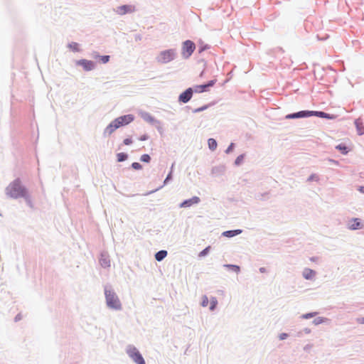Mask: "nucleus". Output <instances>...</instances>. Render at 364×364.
<instances>
[{
  "label": "nucleus",
  "mask_w": 364,
  "mask_h": 364,
  "mask_svg": "<svg viewBox=\"0 0 364 364\" xmlns=\"http://www.w3.org/2000/svg\"><path fill=\"white\" fill-rule=\"evenodd\" d=\"M216 82V80H212L208 83L201 85H196L194 87V90L196 92H203L207 90V88L213 86Z\"/></svg>",
  "instance_id": "10"
},
{
  "label": "nucleus",
  "mask_w": 364,
  "mask_h": 364,
  "mask_svg": "<svg viewBox=\"0 0 364 364\" xmlns=\"http://www.w3.org/2000/svg\"><path fill=\"white\" fill-rule=\"evenodd\" d=\"M315 275V272L311 269H305L303 276L306 279H311Z\"/></svg>",
  "instance_id": "15"
},
{
  "label": "nucleus",
  "mask_w": 364,
  "mask_h": 364,
  "mask_svg": "<svg viewBox=\"0 0 364 364\" xmlns=\"http://www.w3.org/2000/svg\"><path fill=\"white\" fill-rule=\"evenodd\" d=\"M132 166L135 170H140L142 168L141 165L138 162L132 163Z\"/></svg>",
  "instance_id": "29"
},
{
  "label": "nucleus",
  "mask_w": 364,
  "mask_h": 364,
  "mask_svg": "<svg viewBox=\"0 0 364 364\" xmlns=\"http://www.w3.org/2000/svg\"><path fill=\"white\" fill-rule=\"evenodd\" d=\"M77 64L81 65L86 71L92 70L95 68V63L92 61L85 59L78 60Z\"/></svg>",
  "instance_id": "8"
},
{
  "label": "nucleus",
  "mask_w": 364,
  "mask_h": 364,
  "mask_svg": "<svg viewBox=\"0 0 364 364\" xmlns=\"http://www.w3.org/2000/svg\"><path fill=\"white\" fill-rule=\"evenodd\" d=\"M208 144L209 149L212 151L215 150L218 146L216 141L213 138L208 139Z\"/></svg>",
  "instance_id": "20"
},
{
  "label": "nucleus",
  "mask_w": 364,
  "mask_h": 364,
  "mask_svg": "<svg viewBox=\"0 0 364 364\" xmlns=\"http://www.w3.org/2000/svg\"><path fill=\"white\" fill-rule=\"evenodd\" d=\"M357 322L360 324H364V317L362 318H358Z\"/></svg>",
  "instance_id": "37"
},
{
  "label": "nucleus",
  "mask_w": 364,
  "mask_h": 364,
  "mask_svg": "<svg viewBox=\"0 0 364 364\" xmlns=\"http://www.w3.org/2000/svg\"><path fill=\"white\" fill-rule=\"evenodd\" d=\"M196 49L195 43L191 41H186L182 46V55L185 58H189Z\"/></svg>",
  "instance_id": "5"
},
{
  "label": "nucleus",
  "mask_w": 364,
  "mask_h": 364,
  "mask_svg": "<svg viewBox=\"0 0 364 364\" xmlns=\"http://www.w3.org/2000/svg\"><path fill=\"white\" fill-rule=\"evenodd\" d=\"M210 247L208 246L205 249H204L203 251H201L199 254V256L200 257H203L205 255H206L210 250Z\"/></svg>",
  "instance_id": "30"
},
{
  "label": "nucleus",
  "mask_w": 364,
  "mask_h": 364,
  "mask_svg": "<svg viewBox=\"0 0 364 364\" xmlns=\"http://www.w3.org/2000/svg\"><path fill=\"white\" fill-rule=\"evenodd\" d=\"M167 255L166 250H161L155 255V258L157 261H161Z\"/></svg>",
  "instance_id": "19"
},
{
  "label": "nucleus",
  "mask_w": 364,
  "mask_h": 364,
  "mask_svg": "<svg viewBox=\"0 0 364 364\" xmlns=\"http://www.w3.org/2000/svg\"><path fill=\"white\" fill-rule=\"evenodd\" d=\"M127 353L136 364H146L142 355L135 347L129 346L127 350Z\"/></svg>",
  "instance_id": "4"
},
{
  "label": "nucleus",
  "mask_w": 364,
  "mask_h": 364,
  "mask_svg": "<svg viewBox=\"0 0 364 364\" xmlns=\"http://www.w3.org/2000/svg\"><path fill=\"white\" fill-rule=\"evenodd\" d=\"M227 267H229V268H231L235 272H240V267L239 266L229 264V265H227Z\"/></svg>",
  "instance_id": "31"
},
{
  "label": "nucleus",
  "mask_w": 364,
  "mask_h": 364,
  "mask_svg": "<svg viewBox=\"0 0 364 364\" xmlns=\"http://www.w3.org/2000/svg\"><path fill=\"white\" fill-rule=\"evenodd\" d=\"M192 95H193L192 89L188 88L179 95V100L183 103H186L191 100Z\"/></svg>",
  "instance_id": "9"
},
{
  "label": "nucleus",
  "mask_w": 364,
  "mask_h": 364,
  "mask_svg": "<svg viewBox=\"0 0 364 364\" xmlns=\"http://www.w3.org/2000/svg\"><path fill=\"white\" fill-rule=\"evenodd\" d=\"M259 270H260V272H265V269H264V267H261V268L259 269Z\"/></svg>",
  "instance_id": "42"
},
{
  "label": "nucleus",
  "mask_w": 364,
  "mask_h": 364,
  "mask_svg": "<svg viewBox=\"0 0 364 364\" xmlns=\"http://www.w3.org/2000/svg\"><path fill=\"white\" fill-rule=\"evenodd\" d=\"M316 314H317L316 312L309 313V314H304L302 316V318L307 319V318H312V317L315 316Z\"/></svg>",
  "instance_id": "28"
},
{
  "label": "nucleus",
  "mask_w": 364,
  "mask_h": 364,
  "mask_svg": "<svg viewBox=\"0 0 364 364\" xmlns=\"http://www.w3.org/2000/svg\"><path fill=\"white\" fill-rule=\"evenodd\" d=\"M175 56V52L173 50H166L161 52L158 56V61L161 63H166L171 61Z\"/></svg>",
  "instance_id": "6"
},
{
  "label": "nucleus",
  "mask_w": 364,
  "mask_h": 364,
  "mask_svg": "<svg viewBox=\"0 0 364 364\" xmlns=\"http://www.w3.org/2000/svg\"><path fill=\"white\" fill-rule=\"evenodd\" d=\"M355 124L357 127L358 133L360 135L364 134V126L363 125L362 122L359 119L355 120Z\"/></svg>",
  "instance_id": "17"
},
{
  "label": "nucleus",
  "mask_w": 364,
  "mask_h": 364,
  "mask_svg": "<svg viewBox=\"0 0 364 364\" xmlns=\"http://www.w3.org/2000/svg\"><path fill=\"white\" fill-rule=\"evenodd\" d=\"M362 228L361 223L358 218H353L351 220V223L350 224L349 228L350 230H357L360 229Z\"/></svg>",
  "instance_id": "13"
},
{
  "label": "nucleus",
  "mask_w": 364,
  "mask_h": 364,
  "mask_svg": "<svg viewBox=\"0 0 364 364\" xmlns=\"http://www.w3.org/2000/svg\"><path fill=\"white\" fill-rule=\"evenodd\" d=\"M287 336H288V335L287 333H281L279 337L280 340H284V339L287 338Z\"/></svg>",
  "instance_id": "36"
},
{
  "label": "nucleus",
  "mask_w": 364,
  "mask_h": 364,
  "mask_svg": "<svg viewBox=\"0 0 364 364\" xmlns=\"http://www.w3.org/2000/svg\"><path fill=\"white\" fill-rule=\"evenodd\" d=\"M151 160V158L149 156V155L148 154H143L141 156V161H143V162H149Z\"/></svg>",
  "instance_id": "24"
},
{
  "label": "nucleus",
  "mask_w": 364,
  "mask_h": 364,
  "mask_svg": "<svg viewBox=\"0 0 364 364\" xmlns=\"http://www.w3.org/2000/svg\"><path fill=\"white\" fill-rule=\"evenodd\" d=\"M170 177H171V174H169V175L166 177V180H165V183H166V181L170 178Z\"/></svg>",
  "instance_id": "43"
},
{
  "label": "nucleus",
  "mask_w": 364,
  "mask_h": 364,
  "mask_svg": "<svg viewBox=\"0 0 364 364\" xmlns=\"http://www.w3.org/2000/svg\"><path fill=\"white\" fill-rule=\"evenodd\" d=\"M134 120L132 114H127L119 117L113 120L105 129V133L112 134L117 129L122 126L127 125Z\"/></svg>",
  "instance_id": "1"
},
{
  "label": "nucleus",
  "mask_w": 364,
  "mask_h": 364,
  "mask_svg": "<svg viewBox=\"0 0 364 364\" xmlns=\"http://www.w3.org/2000/svg\"><path fill=\"white\" fill-rule=\"evenodd\" d=\"M105 297L107 304L109 307L115 309H119L121 308L120 301L113 291L105 289Z\"/></svg>",
  "instance_id": "3"
},
{
  "label": "nucleus",
  "mask_w": 364,
  "mask_h": 364,
  "mask_svg": "<svg viewBox=\"0 0 364 364\" xmlns=\"http://www.w3.org/2000/svg\"><path fill=\"white\" fill-rule=\"evenodd\" d=\"M232 147V144L227 149L226 152L229 153L231 151Z\"/></svg>",
  "instance_id": "40"
},
{
  "label": "nucleus",
  "mask_w": 364,
  "mask_h": 364,
  "mask_svg": "<svg viewBox=\"0 0 364 364\" xmlns=\"http://www.w3.org/2000/svg\"><path fill=\"white\" fill-rule=\"evenodd\" d=\"M148 139V136L146 134H144L140 136L139 140L141 141H145Z\"/></svg>",
  "instance_id": "38"
},
{
  "label": "nucleus",
  "mask_w": 364,
  "mask_h": 364,
  "mask_svg": "<svg viewBox=\"0 0 364 364\" xmlns=\"http://www.w3.org/2000/svg\"><path fill=\"white\" fill-rule=\"evenodd\" d=\"M135 11V6L133 5H123L116 9V12L119 15H124L133 13Z\"/></svg>",
  "instance_id": "7"
},
{
  "label": "nucleus",
  "mask_w": 364,
  "mask_h": 364,
  "mask_svg": "<svg viewBox=\"0 0 364 364\" xmlns=\"http://www.w3.org/2000/svg\"><path fill=\"white\" fill-rule=\"evenodd\" d=\"M359 191H360L361 193H364V186H361V187H360Z\"/></svg>",
  "instance_id": "41"
},
{
  "label": "nucleus",
  "mask_w": 364,
  "mask_h": 364,
  "mask_svg": "<svg viewBox=\"0 0 364 364\" xmlns=\"http://www.w3.org/2000/svg\"><path fill=\"white\" fill-rule=\"evenodd\" d=\"M323 321H324V318H321V317H319V318H318L315 319V320L314 321V323L316 325H318V324H320V323H323Z\"/></svg>",
  "instance_id": "34"
},
{
  "label": "nucleus",
  "mask_w": 364,
  "mask_h": 364,
  "mask_svg": "<svg viewBox=\"0 0 364 364\" xmlns=\"http://www.w3.org/2000/svg\"><path fill=\"white\" fill-rule=\"evenodd\" d=\"M6 194L14 198L24 197L26 195V190L21 186L20 180L17 179L6 188Z\"/></svg>",
  "instance_id": "2"
},
{
  "label": "nucleus",
  "mask_w": 364,
  "mask_h": 364,
  "mask_svg": "<svg viewBox=\"0 0 364 364\" xmlns=\"http://www.w3.org/2000/svg\"><path fill=\"white\" fill-rule=\"evenodd\" d=\"M310 117V111H301L296 113L289 114L286 116L287 119H295Z\"/></svg>",
  "instance_id": "11"
},
{
  "label": "nucleus",
  "mask_w": 364,
  "mask_h": 364,
  "mask_svg": "<svg viewBox=\"0 0 364 364\" xmlns=\"http://www.w3.org/2000/svg\"><path fill=\"white\" fill-rule=\"evenodd\" d=\"M216 305H217V300L215 298H213L211 300V305H210V309L211 310H213Z\"/></svg>",
  "instance_id": "32"
},
{
  "label": "nucleus",
  "mask_w": 364,
  "mask_h": 364,
  "mask_svg": "<svg viewBox=\"0 0 364 364\" xmlns=\"http://www.w3.org/2000/svg\"><path fill=\"white\" fill-rule=\"evenodd\" d=\"M100 58V60L102 63H107L109 60V55H102L99 56Z\"/></svg>",
  "instance_id": "26"
},
{
  "label": "nucleus",
  "mask_w": 364,
  "mask_h": 364,
  "mask_svg": "<svg viewBox=\"0 0 364 364\" xmlns=\"http://www.w3.org/2000/svg\"><path fill=\"white\" fill-rule=\"evenodd\" d=\"M336 148L338 149L343 154H346L348 152L347 146L344 144H338L336 146Z\"/></svg>",
  "instance_id": "22"
},
{
  "label": "nucleus",
  "mask_w": 364,
  "mask_h": 364,
  "mask_svg": "<svg viewBox=\"0 0 364 364\" xmlns=\"http://www.w3.org/2000/svg\"><path fill=\"white\" fill-rule=\"evenodd\" d=\"M68 47L70 50H72L74 52H78L80 51V46L77 43L72 42L68 45Z\"/></svg>",
  "instance_id": "21"
},
{
  "label": "nucleus",
  "mask_w": 364,
  "mask_h": 364,
  "mask_svg": "<svg viewBox=\"0 0 364 364\" xmlns=\"http://www.w3.org/2000/svg\"><path fill=\"white\" fill-rule=\"evenodd\" d=\"M243 159H244V155L243 154H241V155L238 156L237 157V159H235V164L236 165L240 164L242 163V161H243Z\"/></svg>",
  "instance_id": "27"
},
{
  "label": "nucleus",
  "mask_w": 364,
  "mask_h": 364,
  "mask_svg": "<svg viewBox=\"0 0 364 364\" xmlns=\"http://www.w3.org/2000/svg\"><path fill=\"white\" fill-rule=\"evenodd\" d=\"M311 116H316L321 118L331 119L329 114L323 112H317V111H310V117Z\"/></svg>",
  "instance_id": "14"
},
{
  "label": "nucleus",
  "mask_w": 364,
  "mask_h": 364,
  "mask_svg": "<svg viewBox=\"0 0 364 364\" xmlns=\"http://www.w3.org/2000/svg\"><path fill=\"white\" fill-rule=\"evenodd\" d=\"M100 263L102 267H103L105 268L108 267L110 266V259H109L108 257L102 255V257L100 259Z\"/></svg>",
  "instance_id": "16"
},
{
  "label": "nucleus",
  "mask_w": 364,
  "mask_h": 364,
  "mask_svg": "<svg viewBox=\"0 0 364 364\" xmlns=\"http://www.w3.org/2000/svg\"><path fill=\"white\" fill-rule=\"evenodd\" d=\"M200 202V198L197 196H194L192 198L184 200L182 203H181V208H187L190 207L194 204H197Z\"/></svg>",
  "instance_id": "12"
},
{
  "label": "nucleus",
  "mask_w": 364,
  "mask_h": 364,
  "mask_svg": "<svg viewBox=\"0 0 364 364\" xmlns=\"http://www.w3.org/2000/svg\"><path fill=\"white\" fill-rule=\"evenodd\" d=\"M206 108V106L205 107H200V108H198L195 110L196 112H200V111H203Z\"/></svg>",
  "instance_id": "39"
},
{
  "label": "nucleus",
  "mask_w": 364,
  "mask_h": 364,
  "mask_svg": "<svg viewBox=\"0 0 364 364\" xmlns=\"http://www.w3.org/2000/svg\"><path fill=\"white\" fill-rule=\"evenodd\" d=\"M242 231L240 230H228L223 232V235L232 237H234L238 234H240Z\"/></svg>",
  "instance_id": "18"
},
{
  "label": "nucleus",
  "mask_w": 364,
  "mask_h": 364,
  "mask_svg": "<svg viewBox=\"0 0 364 364\" xmlns=\"http://www.w3.org/2000/svg\"><path fill=\"white\" fill-rule=\"evenodd\" d=\"M117 161L121 162L125 161L127 159V155L124 153H119L117 154Z\"/></svg>",
  "instance_id": "23"
},
{
  "label": "nucleus",
  "mask_w": 364,
  "mask_h": 364,
  "mask_svg": "<svg viewBox=\"0 0 364 364\" xmlns=\"http://www.w3.org/2000/svg\"><path fill=\"white\" fill-rule=\"evenodd\" d=\"M318 177L317 175L316 174H312L309 176L308 181H318Z\"/></svg>",
  "instance_id": "33"
},
{
  "label": "nucleus",
  "mask_w": 364,
  "mask_h": 364,
  "mask_svg": "<svg viewBox=\"0 0 364 364\" xmlns=\"http://www.w3.org/2000/svg\"><path fill=\"white\" fill-rule=\"evenodd\" d=\"M123 142L124 145H129L132 143V140L129 138H127L125 139Z\"/></svg>",
  "instance_id": "35"
},
{
  "label": "nucleus",
  "mask_w": 364,
  "mask_h": 364,
  "mask_svg": "<svg viewBox=\"0 0 364 364\" xmlns=\"http://www.w3.org/2000/svg\"><path fill=\"white\" fill-rule=\"evenodd\" d=\"M208 298L207 296H203V298H202V302H201V305L204 307L207 306L208 305Z\"/></svg>",
  "instance_id": "25"
}]
</instances>
